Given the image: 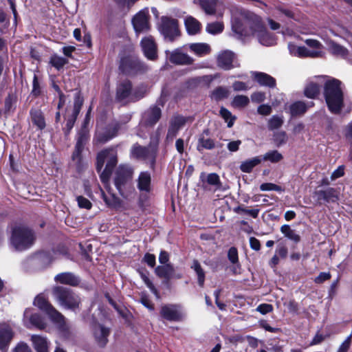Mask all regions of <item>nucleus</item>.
<instances>
[{
	"instance_id": "nucleus-59",
	"label": "nucleus",
	"mask_w": 352,
	"mask_h": 352,
	"mask_svg": "<svg viewBox=\"0 0 352 352\" xmlns=\"http://www.w3.org/2000/svg\"><path fill=\"white\" fill-rule=\"evenodd\" d=\"M352 340V335H349L340 344L337 352H347L350 348Z\"/></svg>"
},
{
	"instance_id": "nucleus-39",
	"label": "nucleus",
	"mask_w": 352,
	"mask_h": 352,
	"mask_svg": "<svg viewBox=\"0 0 352 352\" xmlns=\"http://www.w3.org/2000/svg\"><path fill=\"white\" fill-rule=\"evenodd\" d=\"M102 196L105 204L111 208H118L122 206V201L113 194L106 195L102 191Z\"/></svg>"
},
{
	"instance_id": "nucleus-56",
	"label": "nucleus",
	"mask_w": 352,
	"mask_h": 352,
	"mask_svg": "<svg viewBox=\"0 0 352 352\" xmlns=\"http://www.w3.org/2000/svg\"><path fill=\"white\" fill-rule=\"evenodd\" d=\"M260 189L261 191H270V190H274V191H277V192L283 191V189L280 186H278L273 183H263L260 186Z\"/></svg>"
},
{
	"instance_id": "nucleus-30",
	"label": "nucleus",
	"mask_w": 352,
	"mask_h": 352,
	"mask_svg": "<svg viewBox=\"0 0 352 352\" xmlns=\"http://www.w3.org/2000/svg\"><path fill=\"white\" fill-rule=\"evenodd\" d=\"M31 340L36 352H48L49 342L46 338L38 335H32Z\"/></svg>"
},
{
	"instance_id": "nucleus-18",
	"label": "nucleus",
	"mask_w": 352,
	"mask_h": 352,
	"mask_svg": "<svg viewBox=\"0 0 352 352\" xmlns=\"http://www.w3.org/2000/svg\"><path fill=\"white\" fill-rule=\"evenodd\" d=\"M14 336L12 328L6 323L0 324V350L6 352L8 346Z\"/></svg>"
},
{
	"instance_id": "nucleus-57",
	"label": "nucleus",
	"mask_w": 352,
	"mask_h": 352,
	"mask_svg": "<svg viewBox=\"0 0 352 352\" xmlns=\"http://www.w3.org/2000/svg\"><path fill=\"white\" fill-rule=\"evenodd\" d=\"M187 118L183 116H176L173 118L170 124L179 129L186 124Z\"/></svg>"
},
{
	"instance_id": "nucleus-24",
	"label": "nucleus",
	"mask_w": 352,
	"mask_h": 352,
	"mask_svg": "<svg viewBox=\"0 0 352 352\" xmlns=\"http://www.w3.org/2000/svg\"><path fill=\"white\" fill-rule=\"evenodd\" d=\"M161 117V109L157 107H153L148 109L143 116V120L146 125H154Z\"/></svg>"
},
{
	"instance_id": "nucleus-38",
	"label": "nucleus",
	"mask_w": 352,
	"mask_h": 352,
	"mask_svg": "<svg viewBox=\"0 0 352 352\" xmlns=\"http://www.w3.org/2000/svg\"><path fill=\"white\" fill-rule=\"evenodd\" d=\"M87 140V138L85 134L80 133L78 135L76 144L75 146V151L72 155V159L74 160L78 159L80 157V153L84 148V146L86 144Z\"/></svg>"
},
{
	"instance_id": "nucleus-36",
	"label": "nucleus",
	"mask_w": 352,
	"mask_h": 352,
	"mask_svg": "<svg viewBox=\"0 0 352 352\" xmlns=\"http://www.w3.org/2000/svg\"><path fill=\"white\" fill-rule=\"evenodd\" d=\"M32 123L38 127V129H43L45 127V122L42 112L38 109H32L30 111Z\"/></svg>"
},
{
	"instance_id": "nucleus-16",
	"label": "nucleus",
	"mask_w": 352,
	"mask_h": 352,
	"mask_svg": "<svg viewBox=\"0 0 352 352\" xmlns=\"http://www.w3.org/2000/svg\"><path fill=\"white\" fill-rule=\"evenodd\" d=\"M288 49L292 56L299 58H317L322 56L321 51L309 50L304 46H297L293 43L288 44Z\"/></svg>"
},
{
	"instance_id": "nucleus-27",
	"label": "nucleus",
	"mask_w": 352,
	"mask_h": 352,
	"mask_svg": "<svg viewBox=\"0 0 352 352\" xmlns=\"http://www.w3.org/2000/svg\"><path fill=\"white\" fill-rule=\"evenodd\" d=\"M252 76L261 86L269 87L270 88L276 86V80L265 73L253 72H252Z\"/></svg>"
},
{
	"instance_id": "nucleus-54",
	"label": "nucleus",
	"mask_w": 352,
	"mask_h": 352,
	"mask_svg": "<svg viewBox=\"0 0 352 352\" xmlns=\"http://www.w3.org/2000/svg\"><path fill=\"white\" fill-rule=\"evenodd\" d=\"M251 87L249 82L235 81L232 84V88L235 91H247Z\"/></svg>"
},
{
	"instance_id": "nucleus-7",
	"label": "nucleus",
	"mask_w": 352,
	"mask_h": 352,
	"mask_svg": "<svg viewBox=\"0 0 352 352\" xmlns=\"http://www.w3.org/2000/svg\"><path fill=\"white\" fill-rule=\"evenodd\" d=\"M34 305L41 310L45 311L51 320L57 325L62 327L65 324L64 316L58 311L43 295L39 294L35 298Z\"/></svg>"
},
{
	"instance_id": "nucleus-3",
	"label": "nucleus",
	"mask_w": 352,
	"mask_h": 352,
	"mask_svg": "<svg viewBox=\"0 0 352 352\" xmlns=\"http://www.w3.org/2000/svg\"><path fill=\"white\" fill-rule=\"evenodd\" d=\"M133 169L129 164H120L116 170L114 185L120 195L125 199H129L134 194L132 185Z\"/></svg>"
},
{
	"instance_id": "nucleus-51",
	"label": "nucleus",
	"mask_w": 352,
	"mask_h": 352,
	"mask_svg": "<svg viewBox=\"0 0 352 352\" xmlns=\"http://www.w3.org/2000/svg\"><path fill=\"white\" fill-rule=\"evenodd\" d=\"M220 115L228 123V127H232L233 126L236 117L232 116L229 110L224 107H221L220 109Z\"/></svg>"
},
{
	"instance_id": "nucleus-60",
	"label": "nucleus",
	"mask_w": 352,
	"mask_h": 352,
	"mask_svg": "<svg viewBox=\"0 0 352 352\" xmlns=\"http://www.w3.org/2000/svg\"><path fill=\"white\" fill-rule=\"evenodd\" d=\"M228 257L230 261L233 264H237L238 263V252L236 248L232 247L230 248L228 253Z\"/></svg>"
},
{
	"instance_id": "nucleus-46",
	"label": "nucleus",
	"mask_w": 352,
	"mask_h": 352,
	"mask_svg": "<svg viewBox=\"0 0 352 352\" xmlns=\"http://www.w3.org/2000/svg\"><path fill=\"white\" fill-rule=\"evenodd\" d=\"M261 158L262 160L270 161L272 163H277L282 160L283 155L278 151L274 150L267 152Z\"/></svg>"
},
{
	"instance_id": "nucleus-37",
	"label": "nucleus",
	"mask_w": 352,
	"mask_h": 352,
	"mask_svg": "<svg viewBox=\"0 0 352 352\" xmlns=\"http://www.w3.org/2000/svg\"><path fill=\"white\" fill-rule=\"evenodd\" d=\"M280 232L288 239L297 243L300 241V236L296 232V231L291 228L289 225H283L280 227Z\"/></svg>"
},
{
	"instance_id": "nucleus-2",
	"label": "nucleus",
	"mask_w": 352,
	"mask_h": 352,
	"mask_svg": "<svg viewBox=\"0 0 352 352\" xmlns=\"http://www.w3.org/2000/svg\"><path fill=\"white\" fill-rule=\"evenodd\" d=\"M36 239V234L32 229L23 226H17L12 229L10 245L14 250L22 252L32 248Z\"/></svg>"
},
{
	"instance_id": "nucleus-10",
	"label": "nucleus",
	"mask_w": 352,
	"mask_h": 352,
	"mask_svg": "<svg viewBox=\"0 0 352 352\" xmlns=\"http://www.w3.org/2000/svg\"><path fill=\"white\" fill-rule=\"evenodd\" d=\"M157 153V145L148 146H142L138 144L132 146L130 151V157L132 159L138 160H151L154 162Z\"/></svg>"
},
{
	"instance_id": "nucleus-45",
	"label": "nucleus",
	"mask_w": 352,
	"mask_h": 352,
	"mask_svg": "<svg viewBox=\"0 0 352 352\" xmlns=\"http://www.w3.org/2000/svg\"><path fill=\"white\" fill-rule=\"evenodd\" d=\"M148 91V88L144 85H141L133 89L132 102H136L144 98Z\"/></svg>"
},
{
	"instance_id": "nucleus-14",
	"label": "nucleus",
	"mask_w": 352,
	"mask_h": 352,
	"mask_svg": "<svg viewBox=\"0 0 352 352\" xmlns=\"http://www.w3.org/2000/svg\"><path fill=\"white\" fill-rule=\"evenodd\" d=\"M23 322L28 329L36 328L43 329L46 327V324L42 317L30 308L25 310Z\"/></svg>"
},
{
	"instance_id": "nucleus-48",
	"label": "nucleus",
	"mask_w": 352,
	"mask_h": 352,
	"mask_svg": "<svg viewBox=\"0 0 352 352\" xmlns=\"http://www.w3.org/2000/svg\"><path fill=\"white\" fill-rule=\"evenodd\" d=\"M228 95L229 91L227 88L219 87L212 91L211 98L215 100H221L228 98Z\"/></svg>"
},
{
	"instance_id": "nucleus-25",
	"label": "nucleus",
	"mask_w": 352,
	"mask_h": 352,
	"mask_svg": "<svg viewBox=\"0 0 352 352\" xmlns=\"http://www.w3.org/2000/svg\"><path fill=\"white\" fill-rule=\"evenodd\" d=\"M137 187L141 192H149L151 190V177L147 172H142L137 180Z\"/></svg>"
},
{
	"instance_id": "nucleus-42",
	"label": "nucleus",
	"mask_w": 352,
	"mask_h": 352,
	"mask_svg": "<svg viewBox=\"0 0 352 352\" xmlns=\"http://www.w3.org/2000/svg\"><path fill=\"white\" fill-rule=\"evenodd\" d=\"M215 147L214 141L211 138H205L204 137H201L198 140L197 150L201 152L204 149L211 150Z\"/></svg>"
},
{
	"instance_id": "nucleus-8",
	"label": "nucleus",
	"mask_w": 352,
	"mask_h": 352,
	"mask_svg": "<svg viewBox=\"0 0 352 352\" xmlns=\"http://www.w3.org/2000/svg\"><path fill=\"white\" fill-rule=\"evenodd\" d=\"M158 29L164 38L171 42L179 36L177 21L168 16L161 18Z\"/></svg>"
},
{
	"instance_id": "nucleus-52",
	"label": "nucleus",
	"mask_w": 352,
	"mask_h": 352,
	"mask_svg": "<svg viewBox=\"0 0 352 352\" xmlns=\"http://www.w3.org/2000/svg\"><path fill=\"white\" fill-rule=\"evenodd\" d=\"M274 142L277 146L285 144L287 140V136L285 131H278L274 134Z\"/></svg>"
},
{
	"instance_id": "nucleus-41",
	"label": "nucleus",
	"mask_w": 352,
	"mask_h": 352,
	"mask_svg": "<svg viewBox=\"0 0 352 352\" xmlns=\"http://www.w3.org/2000/svg\"><path fill=\"white\" fill-rule=\"evenodd\" d=\"M320 86L315 82H309L306 85L304 93L305 95L309 98H316L320 92Z\"/></svg>"
},
{
	"instance_id": "nucleus-20",
	"label": "nucleus",
	"mask_w": 352,
	"mask_h": 352,
	"mask_svg": "<svg viewBox=\"0 0 352 352\" xmlns=\"http://www.w3.org/2000/svg\"><path fill=\"white\" fill-rule=\"evenodd\" d=\"M200 179L204 189H208V186H211L214 190L221 188V183L219 176L217 173L206 174L201 173Z\"/></svg>"
},
{
	"instance_id": "nucleus-4",
	"label": "nucleus",
	"mask_w": 352,
	"mask_h": 352,
	"mask_svg": "<svg viewBox=\"0 0 352 352\" xmlns=\"http://www.w3.org/2000/svg\"><path fill=\"white\" fill-rule=\"evenodd\" d=\"M341 82L336 79L326 81L324 87V96L329 111L333 113H339L343 107V92Z\"/></svg>"
},
{
	"instance_id": "nucleus-53",
	"label": "nucleus",
	"mask_w": 352,
	"mask_h": 352,
	"mask_svg": "<svg viewBox=\"0 0 352 352\" xmlns=\"http://www.w3.org/2000/svg\"><path fill=\"white\" fill-rule=\"evenodd\" d=\"M140 276H141V278L142 279V280L144 281V283L146 285V286L151 289V291L152 292V293L157 297V298H159V294H158V292L157 290L156 289V288L155 287L154 285L153 284V283L151 282V280L149 279V278L148 277V276L142 272L140 273Z\"/></svg>"
},
{
	"instance_id": "nucleus-11",
	"label": "nucleus",
	"mask_w": 352,
	"mask_h": 352,
	"mask_svg": "<svg viewBox=\"0 0 352 352\" xmlns=\"http://www.w3.org/2000/svg\"><path fill=\"white\" fill-rule=\"evenodd\" d=\"M132 94L131 82L127 79L121 80L116 87V100L122 104L132 102Z\"/></svg>"
},
{
	"instance_id": "nucleus-33",
	"label": "nucleus",
	"mask_w": 352,
	"mask_h": 352,
	"mask_svg": "<svg viewBox=\"0 0 352 352\" xmlns=\"http://www.w3.org/2000/svg\"><path fill=\"white\" fill-rule=\"evenodd\" d=\"M155 272L159 277L168 280L173 276L174 268L170 263H167L157 266L155 270Z\"/></svg>"
},
{
	"instance_id": "nucleus-35",
	"label": "nucleus",
	"mask_w": 352,
	"mask_h": 352,
	"mask_svg": "<svg viewBox=\"0 0 352 352\" xmlns=\"http://www.w3.org/2000/svg\"><path fill=\"white\" fill-rule=\"evenodd\" d=\"M329 51L333 55L342 58H346L349 54V51L346 48L333 41L329 42Z\"/></svg>"
},
{
	"instance_id": "nucleus-55",
	"label": "nucleus",
	"mask_w": 352,
	"mask_h": 352,
	"mask_svg": "<svg viewBox=\"0 0 352 352\" xmlns=\"http://www.w3.org/2000/svg\"><path fill=\"white\" fill-rule=\"evenodd\" d=\"M237 213H244L250 215L253 218H256L258 215L259 209H247L241 206L234 208Z\"/></svg>"
},
{
	"instance_id": "nucleus-50",
	"label": "nucleus",
	"mask_w": 352,
	"mask_h": 352,
	"mask_svg": "<svg viewBox=\"0 0 352 352\" xmlns=\"http://www.w3.org/2000/svg\"><path fill=\"white\" fill-rule=\"evenodd\" d=\"M50 63L53 67L59 70L63 68V66L68 63V61L63 57L54 54L51 56Z\"/></svg>"
},
{
	"instance_id": "nucleus-61",
	"label": "nucleus",
	"mask_w": 352,
	"mask_h": 352,
	"mask_svg": "<svg viewBox=\"0 0 352 352\" xmlns=\"http://www.w3.org/2000/svg\"><path fill=\"white\" fill-rule=\"evenodd\" d=\"M305 43L310 47L316 49L317 51H320L322 47V45L318 41L315 39H306Z\"/></svg>"
},
{
	"instance_id": "nucleus-40",
	"label": "nucleus",
	"mask_w": 352,
	"mask_h": 352,
	"mask_svg": "<svg viewBox=\"0 0 352 352\" xmlns=\"http://www.w3.org/2000/svg\"><path fill=\"white\" fill-rule=\"evenodd\" d=\"M308 106L302 101H297L292 104L289 107V111L292 116H297L305 113Z\"/></svg>"
},
{
	"instance_id": "nucleus-1",
	"label": "nucleus",
	"mask_w": 352,
	"mask_h": 352,
	"mask_svg": "<svg viewBox=\"0 0 352 352\" xmlns=\"http://www.w3.org/2000/svg\"><path fill=\"white\" fill-rule=\"evenodd\" d=\"M232 29L240 35H255L261 44L272 46L276 44V37L268 32L256 14L245 10H236L232 13Z\"/></svg>"
},
{
	"instance_id": "nucleus-63",
	"label": "nucleus",
	"mask_w": 352,
	"mask_h": 352,
	"mask_svg": "<svg viewBox=\"0 0 352 352\" xmlns=\"http://www.w3.org/2000/svg\"><path fill=\"white\" fill-rule=\"evenodd\" d=\"M331 274L329 272H321L319 275L315 278L314 282L317 284H320L325 280L331 278Z\"/></svg>"
},
{
	"instance_id": "nucleus-58",
	"label": "nucleus",
	"mask_w": 352,
	"mask_h": 352,
	"mask_svg": "<svg viewBox=\"0 0 352 352\" xmlns=\"http://www.w3.org/2000/svg\"><path fill=\"white\" fill-rule=\"evenodd\" d=\"M76 201L78 206L81 208L90 209L91 208L92 204L89 200L82 196L77 197Z\"/></svg>"
},
{
	"instance_id": "nucleus-5",
	"label": "nucleus",
	"mask_w": 352,
	"mask_h": 352,
	"mask_svg": "<svg viewBox=\"0 0 352 352\" xmlns=\"http://www.w3.org/2000/svg\"><path fill=\"white\" fill-rule=\"evenodd\" d=\"M105 162H107L106 166L100 173V177L102 182L107 184L110 179L113 168L118 163V154L115 148H106L98 153L96 162L98 172L101 171Z\"/></svg>"
},
{
	"instance_id": "nucleus-43",
	"label": "nucleus",
	"mask_w": 352,
	"mask_h": 352,
	"mask_svg": "<svg viewBox=\"0 0 352 352\" xmlns=\"http://www.w3.org/2000/svg\"><path fill=\"white\" fill-rule=\"evenodd\" d=\"M223 28L224 25L222 22L216 21L208 23L206 28V30L210 34H218L223 32Z\"/></svg>"
},
{
	"instance_id": "nucleus-34",
	"label": "nucleus",
	"mask_w": 352,
	"mask_h": 352,
	"mask_svg": "<svg viewBox=\"0 0 352 352\" xmlns=\"http://www.w3.org/2000/svg\"><path fill=\"white\" fill-rule=\"evenodd\" d=\"M261 162L262 158L261 156L252 157L243 162L240 165V169L243 173H249L255 166L261 164Z\"/></svg>"
},
{
	"instance_id": "nucleus-29",
	"label": "nucleus",
	"mask_w": 352,
	"mask_h": 352,
	"mask_svg": "<svg viewBox=\"0 0 352 352\" xmlns=\"http://www.w3.org/2000/svg\"><path fill=\"white\" fill-rule=\"evenodd\" d=\"M318 201L323 200L327 202H336L338 199L337 191L333 188L315 192Z\"/></svg>"
},
{
	"instance_id": "nucleus-12",
	"label": "nucleus",
	"mask_w": 352,
	"mask_h": 352,
	"mask_svg": "<svg viewBox=\"0 0 352 352\" xmlns=\"http://www.w3.org/2000/svg\"><path fill=\"white\" fill-rule=\"evenodd\" d=\"M217 66L224 70H230L239 66L236 60V56L230 50H223L217 56Z\"/></svg>"
},
{
	"instance_id": "nucleus-13",
	"label": "nucleus",
	"mask_w": 352,
	"mask_h": 352,
	"mask_svg": "<svg viewBox=\"0 0 352 352\" xmlns=\"http://www.w3.org/2000/svg\"><path fill=\"white\" fill-rule=\"evenodd\" d=\"M149 12L147 8L138 12L132 19V24L137 34L150 30Z\"/></svg>"
},
{
	"instance_id": "nucleus-28",
	"label": "nucleus",
	"mask_w": 352,
	"mask_h": 352,
	"mask_svg": "<svg viewBox=\"0 0 352 352\" xmlns=\"http://www.w3.org/2000/svg\"><path fill=\"white\" fill-rule=\"evenodd\" d=\"M187 46L191 52L199 57L205 56L211 52L210 45L206 43H190Z\"/></svg>"
},
{
	"instance_id": "nucleus-26",
	"label": "nucleus",
	"mask_w": 352,
	"mask_h": 352,
	"mask_svg": "<svg viewBox=\"0 0 352 352\" xmlns=\"http://www.w3.org/2000/svg\"><path fill=\"white\" fill-rule=\"evenodd\" d=\"M54 280L57 283L71 286H77L80 283L79 278L71 272L60 273L54 277Z\"/></svg>"
},
{
	"instance_id": "nucleus-6",
	"label": "nucleus",
	"mask_w": 352,
	"mask_h": 352,
	"mask_svg": "<svg viewBox=\"0 0 352 352\" xmlns=\"http://www.w3.org/2000/svg\"><path fill=\"white\" fill-rule=\"evenodd\" d=\"M52 296L58 305L67 309L76 311L79 308L80 298L72 290L61 286L53 287Z\"/></svg>"
},
{
	"instance_id": "nucleus-19",
	"label": "nucleus",
	"mask_w": 352,
	"mask_h": 352,
	"mask_svg": "<svg viewBox=\"0 0 352 352\" xmlns=\"http://www.w3.org/2000/svg\"><path fill=\"white\" fill-rule=\"evenodd\" d=\"M92 331L98 344L100 346H105L108 342L109 329L100 324L96 323L93 325Z\"/></svg>"
},
{
	"instance_id": "nucleus-21",
	"label": "nucleus",
	"mask_w": 352,
	"mask_h": 352,
	"mask_svg": "<svg viewBox=\"0 0 352 352\" xmlns=\"http://www.w3.org/2000/svg\"><path fill=\"white\" fill-rule=\"evenodd\" d=\"M141 46L145 56L150 60L157 57V47L152 36L144 37L141 41Z\"/></svg>"
},
{
	"instance_id": "nucleus-44",
	"label": "nucleus",
	"mask_w": 352,
	"mask_h": 352,
	"mask_svg": "<svg viewBox=\"0 0 352 352\" xmlns=\"http://www.w3.org/2000/svg\"><path fill=\"white\" fill-rule=\"evenodd\" d=\"M191 267L197 274L199 286L203 287L205 281V272L200 263L197 261H194Z\"/></svg>"
},
{
	"instance_id": "nucleus-9",
	"label": "nucleus",
	"mask_w": 352,
	"mask_h": 352,
	"mask_svg": "<svg viewBox=\"0 0 352 352\" xmlns=\"http://www.w3.org/2000/svg\"><path fill=\"white\" fill-rule=\"evenodd\" d=\"M120 69L128 74L143 73L148 70V67L136 57L129 56L121 58Z\"/></svg>"
},
{
	"instance_id": "nucleus-64",
	"label": "nucleus",
	"mask_w": 352,
	"mask_h": 352,
	"mask_svg": "<svg viewBox=\"0 0 352 352\" xmlns=\"http://www.w3.org/2000/svg\"><path fill=\"white\" fill-rule=\"evenodd\" d=\"M265 98V94L263 92L257 91L254 92L251 96V99L253 102H263Z\"/></svg>"
},
{
	"instance_id": "nucleus-17",
	"label": "nucleus",
	"mask_w": 352,
	"mask_h": 352,
	"mask_svg": "<svg viewBox=\"0 0 352 352\" xmlns=\"http://www.w3.org/2000/svg\"><path fill=\"white\" fill-rule=\"evenodd\" d=\"M160 314L167 320L179 321L184 316L180 311L179 307L175 305H164L162 307Z\"/></svg>"
},
{
	"instance_id": "nucleus-23",
	"label": "nucleus",
	"mask_w": 352,
	"mask_h": 352,
	"mask_svg": "<svg viewBox=\"0 0 352 352\" xmlns=\"http://www.w3.org/2000/svg\"><path fill=\"white\" fill-rule=\"evenodd\" d=\"M119 129V124L116 123L112 126H111L105 133L97 131L95 135L94 141H96L98 143H104L109 141V140L112 139L115 136H116Z\"/></svg>"
},
{
	"instance_id": "nucleus-31",
	"label": "nucleus",
	"mask_w": 352,
	"mask_h": 352,
	"mask_svg": "<svg viewBox=\"0 0 352 352\" xmlns=\"http://www.w3.org/2000/svg\"><path fill=\"white\" fill-rule=\"evenodd\" d=\"M208 15H213L216 12L217 0H194Z\"/></svg>"
},
{
	"instance_id": "nucleus-47",
	"label": "nucleus",
	"mask_w": 352,
	"mask_h": 352,
	"mask_svg": "<svg viewBox=\"0 0 352 352\" xmlns=\"http://www.w3.org/2000/svg\"><path fill=\"white\" fill-rule=\"evenodd\" d=\"M284 122L283 117L280 116H273L267 122L268 129L271 131L278 129L281 127Z\"/></svg>"
},
{
	"instance_id": "nucleus-62",
	"label": "nucleus",
	"mask_w": 352,
	"mask_h": 352,
	"mask_svg": "<svg viewBox=\"0 0 352 352\" xmlns=\"http://www.w3.org/2000/svg\"><path fill=\"white\" fill-rule=\"evenodd\" d=\"M256 310L262 314H266L272 311L273 307L270 304L263 303L258 305Z\"/></svg>"
},
{
	"instance_id": "nucleus-22",
	"label": "nucleus",
	"mask_w": 352,
	"mask_h": 352,
	"mask_svg": "<svg viewBox=\"0 0 352 352\" xmlns=\"http://www.w3.org/2000/svg\"><path fill=\"white\" fill-rule=\"evenodd\" d=\"M82 104V100L79 95H76L74 102V109L72 115L67 119L65 126V133H67L73 128L76 118L80 113Z\"/></svg>"
},
{
	"instance_id": "nucleus-49",
	"label": "nucleus",
	"mask_w": 352,
	"mask_h": 352,
	"mask_svg": "<svg viewBox=\"0 0 352 352\" xmlns=\"http://www.w3.org/2000/svg\"><path fill=\"white\" fill-rule=\"evenodd\" d=\"M249 98L243 95L236 96L232 101V106L235 108H243L246 107L249 104Z\"/></svg>"
},
{
	"instance_id": "nucleus-15",
	"label": "nucleus",
	"mask_w": 352,
	"mask_h": 352,
	"mask_svg": "<svg viewBox=\"0 0 352 352\" xmlns=\"http://www.w3.org/2000/svg\"><path fill=\"white\" fill-rule=\"evenodd\" d=\"M166 56L169 60L175 65H189L194 63V59L185 53L182 48H177L172 52L166 51Z\"/></svg>"
},
{
	"instance_id": "nucleus-32",
	"label": "nucleus",
	"mask_w": 352,
	"mask_h": 352,
	"mask_svg": "<svg viewBox=\"0 0 352 352\" xmlns=\"http://www.w3.org/2000/svg\"><path fill=\"white\" fill-rule=\"evenodd\" d=\"M185 26L189 34L195 35L199 32L201 24L195 18L188 16L186 18Z\"/></svg>"
}]
</instances>
